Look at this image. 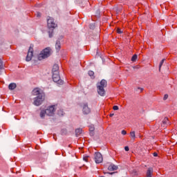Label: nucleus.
Returning <instances> with one entry per match:
<instances>
[{"label":"nucleus","mask_w":177,"mask_h":177,"mask_svg":"<svg viewBox=\"0 0 177 177\" xmlns=\"http://www.w3.org/2000/svg\"><path fill=\"white\" fill-rule=\"evenodd\" d=\"M107 86V81L102 80L100 83L97 84V91L100 96H104L106 95V90L104 88Z\"/></svg>","instance_id":"1"},{"label":"nucleus","mask_w":177,"mask_h":177,"mask_svg":"<svg viewBox=\"0 0 177 177\" xmlns=\"http://www.w3.org/2000/svg\"><path fill=\"white\" fill-rule=\"evenodd\" d=\"M50 56V48H46L39 55L37 60H42V59H46Z\"/></svg>","instance_id":"2"},{"label":"nucleus","mask_w":177,"mask_h":177,"mask_svg":"<svg viewBox=\"0 0 177 177\" xmlns=\"http://www.w3.org/2000/svg\"><path fill=\"white\" fill-rule=\"evenodd\" d=\"M44 100H45V94H39L36 97H35L33 104L35 106H41Z\"/></svg>","instance_id":"3"},{"label":"nucleus","mask_w":177,"mask_h":177,"mask_svg":"<svg viewBox=\"0 0 177 177\" xmlns=\"http://www.w3.org/2000/svg\"><path fill=\"white\" fill-rule=\"evenodd\" d=\"M34 56V45L31 44L28 51V54L26 58V62H31Z\"/></svg>","instance_id":"4"},{"label":"nucleus","mask_w":177,"mask_h":177,"mask_svg":"<svg viewBox=\"0 0 177 177\" xmlns=\"http://www.w3.org/2000/svg\"><path fill=\"white\" fill-rule=\"evenodd\" d=\"M82 113L84 115H88L91 114V109L88 105V102H84L82 104Z\"/></svg>","instance_id":"5"},{"label":"nucleus","mask_w":177,"mask_h":177,"mask_svg":"<svg viewBox=\"0 0 177 177\" xmlns=\"http://www.w3.org/2000/svg\"><path fill=\"white\" fill-rule=\"evenodd\" d=\"M53 80L54 82L58 84V85H63V84H64V82L60 80V75L59 74V72L57 73H53Z\"/></svg>","instance_id":"6"},{"label":"nucleus","mask_w":177,"mask_h":177,"mask_svg":"<svg viewBox=\"0 0 177 177\" xmlns=\"http://www.w3.org/2000/svg\"><path fill=\"white\" fill-rule=\"evenodd\" d=\"M55 111H56V106H50L46 109V115L52 117L55 115Z\"/></svg>","instance_id":"7"},{"label":"nucleus","mask_w":177,"mask_h":177,"mask_svg":"<svg viewBox=\"0 0 177 177\" xmlns=\"http://www.w3.org/2000/svg\"><path fill=\"white\" fill-rule=\"evenodd\" d=\"M47 26L48 28H53L55 29L56 27H57V24L55 23V19L53 18L48 17L47 19Z\"/></svg>","instance_id":"8"},{"label":"nucleus","mask_w":177,"mask_h":177,"mask_svg":"<svg viewBox=\"0 0 177 177\" xmlns=\"http://www.w3.org/2000/svg\"><path fill=\"white\" fill-rule=\"evenodd\" d=\"M94 160L96 164H100L103 162V156L100 152H96L95 153Z\"/></svg>","instance_id":"9"},{"label":"nucleus","mask_w":177,"mask_h":177,"mask_svg":"<svg viewBox=\"0 0 177 177\" xmlns=\"http://www.w3.org/2000/svg\"><path fill=\"white\" fill-rule=\"evenodd\" d=\"M153 167H149L147 170L146 176L145 177H153Z\"/></svg>","instance_id":"10"},{"label":"nucleus","mask_w":177,"mask_h":177,"mask_svg":"<svg viewBox=\"0 0 177 177\" xmlns=\"http://www.w3.org/2000/svg\"><path fill=\"white\" fill-rule=\"evenodd\" d=\"M33 96H39V95H44L39 92V88H35L32 92Z\"/></svg>","instance_id":"11"},{"label":"nucleus","mask_w":177,"mask_h":177,"mask_svg":"<svg viewBox=\"0 0 177 177\" xmlns=\"http://www.w3.org/2000/svg\"><path fill=\"white\" fill-rule=\"evenodd\" d=\"M52 73L53 74L59 73V65L54 64V66H53Z\"/></svg>","instance_id":"12"},{"label":"nucleus","mask_w":177,"mask_h":177,"mask_svg":"<svg viewBox=\"0 0 177 177\" xmlns=\"http://www.w3.org/2000/svg\"><path fill=\"white\" fill-rule=\"evenodd\" d=\"M108 169L109 171H117V169H118V167L115 165L111 164L109 166Z\"/></svg>","instance_id":"13"},{"label":"nucleus","mask_w":177,"mask_h":177,"mask_svg":"<svg viewBox=\"0 0 177 177\" xmlns=\"http://www.w3.org/2000/svg\"><path fill=\"white\" fill-rule=\"evenodd\" d=\"M171 124L169 123V120H168L167 118H165L164 120H162V127H165V125H170Z\"/></svg>","instance_id":"14"},{"label":"nucleus","mask_w":177,"mask_h":177,"mask_svg":"<svg viewBox=\"0 0 177 177\" xmlns=\"http://www.w3.org/2000/svg\"><path fill=\"white\" fill-rule=\"evenodd\" d=\"M17 86V85L15 83H11L8 86V89H10V91H13L14 89H16Z\"/></svg>","instance_id":"15"},{"label":"nucleus","mask_w":177,"mask_h":177,"mask_svg":"<svg viewBox=\"0 0 177 177\" xmlns=\"http://www.w3.org/2000/svg\"><path fill=\"white\" fill-rule=\"evenodd\" d=\"M130 138L133 141H134L136 139V134L135 133V131L130 132Z\"/></svg>","instance_id":"16"},{"label":"nucleus","mask_w":177,"mask_h":177,"mask_svg":"<svg viewBox=\"0 0 177 177\" xmlns=\"http://www.w3.org/2000/svg\"><path fill=\"white\" fill-rule=\"evenodd\" d=\"M82 133V129H77L75 130V135L76 136H80Z\"/></svg>","instance_id":"17"},{"label":"nucleus","mask_w":177,"mask_h":177,"mask_svg":"<svg viewBox=\"0 0 177 177\" xmlns=\"http://www.w3.org/2000/svg\"><path fill=\"white\" fill-rule=\"evenodd\" d=\"M60 48H61L60 41H57V42L55 44V48L57 51H59V50H60Z\"/></svg>","instance_id":"18"},{"label":"nucleus","mask_w":177,"mask_h":177,"mask_svg":"<svg viewBox=\"0 0 177 177\" xmlns=\"http://www.w3.org/2000/svg\"><path fill=\"white\" fill-rule=\"evenodd\" d=\"M45 115H46V110H41V112H40L41 118H45Z\"/></svg>","instance_id":"19"},{"label":"nucleus","mask_w":177,"mask_h":177,"mask_svg":"<svg viewBox=\"0 0 177 177\" xmlns=\"http://www.w3.org/2000/svg\"><path fill=\"white\" fill-rule=\"evenodd\" d=\"M90 135L93 136V131H95V126H90L89 127Z\"/></svg>","instance_id":"20"},{"label":"nucleus","mask_w":177,"mask_h":177,"mask_svg":"<svg viewBox=\"0 0 177 177\" xmlns=\"http://www.w3.org/2000/svg\"><path fill=\"white\" fill-rule=\"evenodd\" d=\"M88 75L91 77V78H95V72L92 71H89L88 72Z\"/></svg>","instance_id":"21"},{"label":"nucleus","mask_w":177,"mask_h":177,"mask_svg":"<svg viewBox=\"0 0 177 177\" xmlns=\"http://www.w3.org/2000/svg\"><path fill=\"white\" fill-rule=\"evenodd\" d=\"M164 62H165V59H162L160 61V63L159 64V71H161V67H162V64H164Z\"/></svg>","instance_id":"22"},{"label":"nucleus","mask_w":177,"mask_h":177,"mask_svg":"<svg viewBox=\"0 0 177 177\" xmlns=\"http://www.w3.org/2000/svg\"><path fill=\"white\" fill-rule=\"evenodd\" d=\"M138 59V55L135 54L132 57H131V62H136V59Z\"/></svg>","instance_id":"23"},{"label":"nucleus","mask_w":177,"mask_h":177,"mask_svg":"<svg viewBox=\"0 0 177 177\" xmlns=\"http://www.w3.org/2000/svg\"><path fill=\"white\" fill-rule=\"evenodd\" d=\"M48 35H49V38H52V37H53V29L48 31Z\"/></svg>","instance_id":"24"},{"label":"nucleus","mask_w":177,"mask_h":177,"mask_svg":"<svg viewBox=\"0 0 177 177\" xmlns=\"http://www.w3.org/2000/svg\"><path fill=\"white\" fill-rule=\"evenodd\" d=\"M2 68H3V62L2 59H0V70H2Z\"/></svg>","instance_id":"25"},{"label":"nucleus","mask_w":177,"mask_h":177,"mask_svg":"<svg viewBox=\"0 0 177 177\" xmlns=\"http://www.w3.org/2000/svg\"><path fill=\"white\" fill-rule=\"evenodd\" d=\"M91 30H94L95 26V24H91L90 26H89Z\"/></svg>","instance_id":"26"},{"label":"nucleus","mask_w":177,"mask_h":177,"mask_svg":"<svg viewBox=\"0 0 177 177\" xmlns=\"http://www.w3.org/2000/svg\"><path fill=\"white\" fill-rule=\"evenodd\" d=\"M117 32H118V34H122V30H121L120 28H117Z\"/></svg>","instance_id":"27"},{"label":"nucleus","mask_w":177,"mask_h":177,"mask_svg":"<svg viewBox=\"0 0 177 177\" xmlns=\"http://www.w3.org/2000/svg\"><path fill=\"white\" fill-rule=\"evenodd\" d=\"M88 158H89V156H84V157H83L84 161H86V162H88Z\"/></svg>","instance_id":"28"},{"label":"nucleus","mask_w":177,"mask_h":177,"mask_svg":"<svg viewBox=\"0 0 177 177\" xmlns=\"http://www.w3.org/2000/svg\"><path fill=\"white\" fill-rule=\"evenodd\" d=\"M168 99V94L164 95L163 100H167Z\"/></svg>","instance_id":"29"},{"label":"nucleus","mask_w":177,"mask_h":177,"mask_svg":"<svg viewBox=\"0 0 177 177\" xmlns=\"http://www.w3.org/2000/svg\"><path fill=\"white\" fill-rule=\"evenodd\" d=\"M118 106H117V105H115V106H113V110H115V111H116V110H118Z\"/></svg>","instance_id":"30"},{"label":"nucleus","mask_w":177,"mask_h":177,"mask_svg":"<svg viewBox=\"0 0 177 177\" xmlns=\"http://www.w3.org/2000/svg\"><path fill=\"white\" fill-rule=\"evenodd\" d=\"M121 133H122V135H127V131L122 130Z\"/></svg>","instance_id":"31"},{"label":"nucleus","mask_w":177,"mask_h":177,"mask_svg":"<svg viewBox=\"0 0 177 177\" xmlns=\"http://www.w3.org/2000/svg\"><path fill=\"white\" fill-rule=\"evenodd\" d=\"M36 16H37V17H41V14H40V12H37L36 13Z\"/></svg>","instance_id":"32"},{"label":"nucleus","mask_w":177,"mask_h":177,"mask_svg":"<svg viewBox=\"0 0 177 177\" xmlns=\"http://www.w3.org/2000/svg\"><path fill=\"white\" fill-rule=\"evenodd\" d=\"M124 150H125V151H129V147H124Z\"/></svg>","instance_id":"33"},{"label":"nucleus","mask_w":177,"mask_h":177,"mask_svg":"<svg viewBox=\"0 0 177 177\" xmlns=\"http://www.w3.org/2000/svg\"><path fill=\"white\" fill-rule=\"evenodd\" d=\"M153 157H157L158 156V153H157L156 152H154L153 153Z\"/></svg>","instance_id":"34"},{"label":"nucleus","mask_w":177,"mask_h":177,"mask_svg":"<svg viewBox=\"0 0 177 177\" xmlns=\"http://www.w3.org/2000/svg\"><path fill=\"white\" fill-rule=\"evenodd\" d=\"M100 15V11H97V16H99Z\"/></svg>","instance_id":"35"},{"label":"nucleus","mask_w":177,"mask_h":177,"mask_svg":"<svg viewBox=\"0 0 177 177\" xmlns=\"http://www.w3.org/2000/svg\"><path fill=\"white\" fill-rule=\"evenodd\" d=\"M138 89H140V92H142V91H143V88L138 87Z\"/></svg>","instance_id":"36"},{"label":"nucleus","mask_w":177,"mask_h":177,"mask_svg":"<svg viewBox=\"0 0 177 177\" xmlns=\"http://www.w3.org/2000/svg\"><path fill=\"white\" fill-rule=\"evenodd\" d=\"M113 116H114V113H111V114L109 115V117H113Z\"/></svg>","instance_id":"37"},{"label":"nucleus","mask_w":177,"mask_h":177,"mask_svg":"<svg viewBox=\"0 0 177 177\" xmlns=\"http://www.w3.org/2000/svg\"><path fill=\"white\" fill-rule=\"evenodd\" d=\"M109 174V175H113V174H115L114 172H111V173H108Z\"/></svg>","instance_id":"38"}]
</instances>
